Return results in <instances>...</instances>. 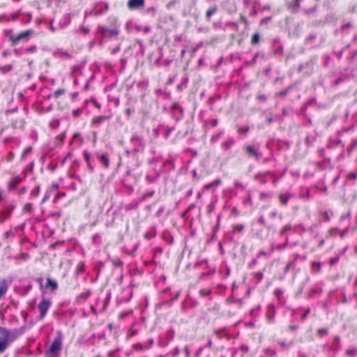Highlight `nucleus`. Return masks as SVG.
Listing matches in <instances>:
<instances>
[{
	"mask_svg": "<svg viewBox=\"0 0 357 357\" xmlns=\"http://www.w3.org/2000/svg\"><path fill=\"white\" fill-rule=\"evenodd\" d=\"M3 332V337H0V354H3L7 349L9 343L17 337L19 334L16 331H10L5 328H0Z\"/></svg>",
	"mask_w": 357,
	"mask_h": 357,
	"instance_id": "obj_1",
	"label": "nucleus"
},
{
	"mask_svg": "<svg viewBox=\"0 0 357 357\" xmlns=\"http://www.w3.org/2000/svg\"><path fill=\"white\" fill-rule=\"evenodd\" d=\"M62 339L61 334L54 338L53 342L50 347L48 351L46 352L47 356H52L57 354L61 349Z\"/></svg>",
	"mask_w": 357,
	"mask_h": 357,
	"instance_id": "obj_2",
	"label": "nucleus"
},
{
	"mask_svg": "<svg viewBox=\"0 0 357 357\" xmlns=\"http://www.w3.org/2000/svg\"><path fill=\"white\" fill-rule=\"evenodd\" d=\"M51 301L49 299L43 298L38 305V310L40 311L39 319L42 320L46 315L50 307L51 306Z\"/></svg>",
	"mask_w": 357,
	"mask_h": 357,
	"instance_id": "obj_3",
	"label": "nucleus"
},
{
	"mask_svg": "<svg viewBox=\"0 0 357 357\" xmlns=\"http://www.w3.org/2000/svg\"><path fill=\"white\" fill-rule=\"evenodd\" d=\"M98 30L104 37H112L118 34V32L115 29H109L106 26H99Z\"/></svg>",
	"mask_w": 357,
	"mask_h": 357,
	"instance_id": "obj_4",
	"label": "nucleus"
},
{
	"mask_svg": "<svg viewBox=\"0 0 357 357\" xmlns=\"http://www.w3.org/2000/svg\"><path fill=\"white\" fill-rule=\"evenodd\" d=\"M144 5V0H128L127 3L128 8L131 10H138Z\"/></svg>",
	"mask_w": 357,
	"mask_h": 357,
	"instance_id": "obj_5",
	"label": "nucleus"
},
{
	"mask_svg": "<svg viewBox=\"0 0 357 357\" xmlns=\"http://www.w3.org/2000/svg\"><path fill=\"white\" fill-rule=\"evenodd\" d=\"M33 33L32 29L26 30L20 33L15 38L13 39L14 43H17L22 40H27L29 36Z\"/></svg>",
	"mask_w": 357,
	"mask_h": 357,
	"instance_id": "obj_6",
	"label": "nucleus"
},
{
	"mask_svg": "<svg viewBox=\"0 0 357 357\" xmlns=\"http://www.w3.org/2000/svg\"><path fill=\"white\" fill-rule=\"evenodd\" d=\"M14 208H15L14 205H10V207L6 208L5 210H3V211H1L0 213V222L1 223H3L6 219H8L10 217Z\"/></svg>",
	"mask_w": 357,
	"mask_h": 357,
	"instance_id": "obj_7",
	"label": "nucleus"
},
{
	"mask_svg": "<svg viewBox=\"0 0 357 357\" xmlns=\"http://www.w3.org/2000/svg\"><path fill=\"white\" fill-rule=\"evenodd\" d=\"M9 287V284L6 279L0 280V299H1L6 294Z\"/></svg>",
	"mask_w": 357,
	"mask_h": 357,
	"instance_id": "obj_8",
	"label": "nucleus"
},
{
	"mask_svg": "<svg viewBox=\"0 0 357 357\" xmlns=\"http://www.w3.org/2000/svg\"><path fill=\"white\" fill-rule=\"evenodd\" d=\"M109 116L102 115L96 116L93 119L92 123L96 126H99L103 123V121L109 119Z\"/></svg>",
	"mask_w": 357,
	"mask_h": 357,
	"instance_id": "obj_9",
	"label": "nucleus"
},
{
	"mask_svg": "<svg viewBox=\"0 0 357 357\" xmlns=\"http://www.w3.org/2000/svg\"><path fill=\"white\" fill-rule=\"evenodd\" d=\"M46 288H50L52 291H54L58 289V284L56 281L52 280L50 278H47Z\"/></svg>",
	"mask_w": 357,
	"mask_h": 357,
	"instance_id": "obj_10",
	"label": "nucleus"
},
{
	"mask_svg": "<svg viewBox=\"0 0 357 357\" xmlns=\"http://www.w3.org/2000/svg\"><path fill=\"white\" fill-rule=\"evenodd\" d=\"M22 181V178L19 176H13L9 182V187L11 189H14L15 186Z\"/></svg>",
	"mask_w": 357,
	"mask_h": 357,
	"instance_id": "obj_11",
	"label": "nucleus"
},
{
	"mask_svg": "<svg viewBox=\"0 0 357 357\" xmlns=\"http://www.w3.org/2000/svg\"><path fill=\"white\" fill-rule=\"evenodd\" d=\"M99 159H100V162L102 164V165L105 168L109 167V158L106 154L100 155L99 157Z\"/></svg>",
	"mask_w": 357,
	"mask_h": 357,
	"instance_id": "obj_12",
	"label": "nucleus"
},
{
	"mask_svg": "<svg viewBox=\"0 0 357 357\" xmlns=\"http://www.w3.org/2000/svg\"><path fill=\"white\" fill-rule=\"evenodd\" d=\"M66 132H63L56 137V146H61L63 144L66 138Z\"/></svg>",
	"mask_w": 357,
	"mask_h": 357,
	"instance_id": "obj_13",
	"label": "nucleus"
},
{
	"mask_svg": "<svg viewBox=\"0 0 357 357\" xmlns=\"http://www.w3.org/2000/svg\"><path fill=\"white\" fill-rule=\"evenodd\" d=\"M66 93L65 89H59L56 90L52 95H49L48 98L54 97V98H59L60 96L63 95Z\"/></svg>",
	"mask_w": 357,
	"mask_h": 357,
	"instance_id": "obj_14",
	"label": "nucleus"
},
{
	"mask_svg": "<svg viewBox=\"0 0 357 357\" xmlns=\"http://www.w3.org/2000/svg\"><path fill=\"white\" fill-rule=\"evenodd\" d=\"M13 69L11 64H8L3 66H0V73L5 74L10 72Z\"/></svg>",
	"mask_w": 357,
	"mask_h": 357,
	"instance_id": "obj_15",
	"label": "nucleus"
},
{
	"mask_svg": "<svg viewBox=\"0 0 357 357\" xmlns=\"http://www.w3.org/2000/svg\"><path fill=\"white\" fill-rule=\"evenodd\" d=\"M91 293V290L89 289V290L86 291L85 292L79 294L77 298L79 299H86L90 296Z\"/></svg>",
	"mask_w": 357,
	"mask_h": 357,
	"instance_id": "obj_16",
	"label": "nucleus"
},
{
	"mask_svg": "<svg viewBox=\"0 0 357 357\" xmlns=\"http://www.w3.org/2000/svg\"><path fill=\"white\" fill-rule=\"evenodd\" d=\"M131 141L134 144L139 145V144H141L142 139L139 136L134 135V136H132Z\"/></svg>",
	"mask_w": 357,
	"mask_h": 357,
	"instance_id": "obj_17",
	"label": "nucleus"
},
{
	"mask_svg": "<svg viewBox=\"0 0 357 357\" xmlns=\"http://www.w3.org/2000/svg\"><path fill=\"white\" fill-rule=\"evenodd\" d=\"M39 192H40V187H39V185H38V186L35 187V188L32 190V191H31V195L32 197H38V195H39Z\"/></svg>",
	"mask_w": 357,
	"mask_h": 357,
	"instance_id": "obj_18",
	"label": "nucleus"
},
{
	"mask_svg": "<svg viewBox=\"0 0 357 357\" xmlns=\"http://www.w3.org/2000/svg\"><path fill=\"white\" fill-rule=\"evenodd\" d=\"M82 112H83L82 109L78 108V109L73 110L72 114L74 117H78L79 116H80V114L82 113Z\"/></svg>",
	"mask_w": 357,
	"mask_h": 357,
	"instance_id": "obj_19",
	"label": "nucleus"
},
{
	"mask_svg": "<svg viewBox=\"0 0 357 357\" xmlns=\"http://www.w3.org/2000/svg\"><path fill=\"white\" fill-rule=\"evenodd\" d=\"M24 211L31 212L32 211V204L27 203L23 207Z\"/></svg>",
	"mask_w": 357,
	"mask_h": 357,
	"instance_id": "obj_20",
	"label": "nucleus"
},
{
	"mask_svg": "<svg viewBox=\"0 0 357 357\" xmlns=\"http://www.w3.org/2000/svg\"><path fill=\"white\" fill-rule=\"evenodd\" d=\"M112 264L117 267H121L123 266V262L120 259H113Z\"/></svg>",
	"mask_w": 357,
	"mask_h": 357,
	"instance_id": "obj_21",
	"label": "nucleus"
},
{
	"mask_svg": "<svg viewBox=\"0 0 357 357\" xmlns=\"http://www.w3.org/2000/svg\"><path fill=\"white\" fill-rule=\"evenodd\" d=\"M259 40V36L257 34H255L253 36H252V43L253 44H255L258 42Z\"/></svg>",
	"mask_w": 357,
	"mask_h": 357,
	"instance_id": "obj_22",
	"label": "nucleus"
},
{
	"mask_svg": "<svg viewBox=\"0 0 357 357\" xmlns=\"http://www.w3.org/2000/svg\"><path fill=\"white\" fill-rule=\"evenodd\" d=\"M80 136V134L79 132H75L74 133L73 136V139H71V141L70 142V144H72L73 143V141L79 137Z\"/></svg>",
	"mask_w": 357,
	"mask_h": 357,
	"instance_id": "obj_23",
	"label": "nucleus"
},
{
	"mask_svg": "<svg viewBox=\"0 0 357 357\" xmlns=\"http://www.w3.org/2000/svg\"><path fill=\"white\" fill-rule=\"evenodd\" d=\"M36 281L40 284V289L43 287V278H36Z\"/></svg>",
	"mask_w": 357,
	"mask_h": 357,
	"instance_id": "obj_24",
	"label": "nucleus"
},
{
	"mask_svg": "<svg viewBox=\"0 0 357 357\" xmlns=\"http://www.w3.org/2000/svg\"><path fill=\"white\" fill-rule=\"evenodd\" d=\"M119 50H120V46L119 45V46H117V47H116L113 48V49L112 50L111 52H112V54H116V52H118Z\"/></svg>",
	"mask_w": 357,
	"mask_h": 357,
	"instance_id": "obj_25",
	"label": "nucleus"
},
{
	"mask_svg": "<svg viewBox=\"0 0 357 357\" xmlns=\"http://www.w3.org/2000/svg\"><path fill=\"white\" fill-rule=\"evenodd\" d=\"M84 158H85V160H86L87 162H89V158H90V153H88V152H84Z\"/></svg>",
	"mask_w": 357,
	"mask_h": 357,
	"instance_id": "obj_26",
	"label": "nucleus"
},
{
	"mask_svg": "<svg viewBox=\"0 0 357 357\" xmlns=\"http://www.w3.org/2000/svg\"><path fill=\"white\" fill-rule=\"evenodd\" d=\"M154 195V190H152L151 192H150L147 195H144L143 196V198L145 199L146 197H152L153 195Z\"/></svg>",
	"mask_w": 357,
	"mask_h": 357,
	"instance_id": "obj_27",
	"label": "nucleus"
},
{
	"mask_svg": "<svg viewBox=\"0 0 357 357\" xmlns=\"http://www.w3.org/2000/svg\"><path fill=\"white\" fill-rule=\"evenodd\" d=\"M49 197H50V195L47 193H46V195L44 196L41 203L45 202L49 199Z\"/></svg>",
	"mask_w": 357,
	"mask_h": 357,
	"instance_id": "obj_28",
	"label": "nucleus"
},
{
	"mask_svg": "<svg viewBox=\"0 0 357 357\" xmlns=\"http://www.w3.org/2000/svg\"><path fill=\"white\" fill-rule=\"evenodd\" d=\"M247 151H248V153L249 154H254L255 153V151H254L253 149L251 148V147H248L247 148Z\"/></svg>",
	"mask_w": 357,
	"mask_h": 357,
	"instance_id": "obj_29",
	"label": "nucleus"
},
{
	"mask_svg": "<svg viewBox=\"0 0 357 357\" xmlns=\"http://www.w3.org/2000/svg\"><path fill=\"white\" fill-rule=\"evenodd\" d=\"M36 48L35 47H31L29 49H26V52H33L36 51Z\"/></svg>",
	"mask_w": 357,
	"mask_h": 357,
	"instance_id": "obj_30",
	"label": "nucleus"
},
{
	"mask_svg": "<svg viewBox=\"0 0 357 357\" xmlns=\"http://www.w3.org/2000/svg\"><path fill=\"white\" fill-rule=\"evenodd\" d=\"M155 236V232L153 234H145V237L147 238H150L151 236Z\"/></svg>",
	"mask_w": 357,
	"mask_h": 357,
	"instance_id": "obj_31",
	"label": "nucleus"
},
{
	"mask_svg": "<svg viewBox=\"0 0 357 357\" xmlns=\"http://www.w3.org/2000/svg\"><path fill=\"white\" fill-rule=\"evenodd\" d=\"M31 149V148H28L26 149L24 152L23 153V155H22V157H24L28 152L29 151H30Z\"/></svg>",
	"mask_w": 357,
	"mask_h": 357,
	"instance_id": "obj_32",
	"label": "nucleus"
},
{
	"mask_svg": "<svg viewBox=\"0 0 357 357\" xmlns=\"http://www.w3.org/2000/svg\"><path fill=\"white\" fill-rule=\"evenodd\" d=\"M50 29L52 31V32H55V28L54 26L51 24L50 25Z\"/></svg>",
	"mask_w": 357,
	"mask_h": 357,
	"instance_id": "obj_33",
	"label": "nucleus"
},
{
	"mask_svg": "<svg viewBox=\"0 0 357 357\" xmlns=\"http://www.w3.org/2000/svg\"><path fill=\"white\" fill-rule=\"evenodd\" d=\"M26 191V189L25 187H23L20 189V193H24Z\"/></svg>",
	"mask_w": 357,
	"mask_h": 357,
	"instance_id": "obj_34",
	"label": "nucleus"
},
{
	"mask_svg": "<svg viewBox=\"0 0 357 357\" xmlns=\"http://www.w3.org/2000/svg\"><path fill=\"white\" fill-rule=\"evenodd\" d=\"M121 63L123 64V66H124L126 63V59H121Z\"/></svg>",
	"mask_w": 357,
	"mask_h": 357,
	"instance_id": "obj_35",
	"label": "nucleus"
},
{
	"mask_svg": "<svg viewBox=\"0 0 357 357\" xmlns=\"http://www.w3.org/2000/svg\"><path fill=\"white\" fill-rule=\"evenodd\" d=\"M149 343H150L149 347H152V346L153 345V344H154V340H153V339H151V340H149Z\"/></svg>",
	"mask_w": 357,
	"mask_h": 357,
	"instance_id": "obj_36",
	"label": "nucleus"
},
{
	"mask_svg": "<svg viewBox=\"0 0 357 357\" xmlns=\"http://www.w3.org/2000/svg\"><path fill=\"white\" fill-rule=\"evenodd\" d=\"M130 112H131V110H130V108H127V109H126V113L128 115H129V114H130Z\"/></svg>",
	"mask_w": 357,
	"mask_h": 357,
	"instance_id": "obj_37",
	"label": "nucleus"
},
{
	"mask_svg": "<svg viewBox=\"0 0 357 357\" xmlns=\"http://www.w3.org/2000/svg\"><path fill=\"white\" fill-rule=\"evenodd\" d=\"M31 288H32V286H31V284L27 285V286L26 287V290H27V291H28V290L31 289Z\"/></svg>",
	"mask_w": 357,
	"mask_h": 357,
	"instance_id": "obj_38",
	"label": "nucleus"
},
{
	"mask_svg": "<svg viewBox=\"0 0 357 357\" xmlns=\"http://www.w3.org/2000/svg\"><path fill=\"white\" fill-rule=\"evenodd\" d=\"M9 234H10V233L8 231H6V232L4 233V236L6 238H8L9 236Z\"/></svg>",
	"mask_w": 357,
	"mask_h": 357,
	"instance_id": "obj_39",
	"label": "nucleus"
},
{
	"mask_svg": "<svg viewBox=\"0 0 357 357\" xmlns=\"http://www.w3.org/2000/svg\"><path fill=\"white\" fill-rule=\"evenodd\" d=\"M135 347L137 348V349H142V347L141 344H136Z\"/></svg>",
	"mask_w": 357,
	"mask_h": 357,
	"instance_id": "obj_40",
	"label": "nucleus"
},
{
	"mask_svg": "<svg viewBox=\"0 0 357 357\" xmlns=\"http://www.w3.org/2000/svg\"><path fill=\"white\" fill-rule=\"evenodd\" d=\"M53 188H59V185L57 183H54L53 184Z\"/></svg>",
	"mask_w": 357,
	"mask_h": 357,
	"instance_id": "obj_41",
	"label": "nucleus"
},
{
	"mask_svg": "<svg viewBox=\"0 0 357 357\" xmlns=\"http://www.w3.org/2000/svg\"><path fill=\"white\" fill-rule=\"evenodd\" d=\"M138 151V149L137 148H134L132 150V152L133 153H135V152H137Z\"/></svg>",
	"mask_w": 357,
	"mask_h": 357,
	"instance_id": "obj_42",
	"label": "nucleus"
},
{
	"mask_svg": "<svg viewBox=\"0 0 357 357\" xmlns=\"http://www.w3.org/2000/svg\"><path fill=\"white\" fill-rule=\"evenodd\" d=\"M280 199H281L282 203L284 204L286 202V200L283 199V197H281Z\"/></svg>",
	"mask_w": 357,
	"mask_h": 357,
	"instance_id": "obj_43",
	"label": "nucleus"
},
{
	"mask_svg": "<svg viewBox=\"0 0 357 357\" xmlns=\"http://www.w3.org/2000/svg\"><path fill=\"white\" fill-rule=\"evenodd\" d=\"M66 20H67V22H66V25H67L70 23V19L68 17H66Z\"/></svg>",
	"mask_w": 357,
	"mask_h": 357,
	"instance_id": "obj_44",
	"label": "nucleus"
},
{
	"mask_svg": "<svg viewBox=\"0 0 357 357\" xmlns=\"http://www.w3.org/2000/svg\"><path fill=\"white\" fill-rule=\"evenodd\" d=\"M83 29H84V32H85L86 33H89V30L88 29L83 28Z\"/></svg>",
	"mask_w": 357,
	"mask_h": 357,
	"instance_id": "obj_45",
	"label": "nucleus"
},
{
	"mask_svg": "<svg viewBox=\"0 0 357 357\" xmlns=\"http://www.w3.org/2000/svg\"><path fill=\"white\" fill-rule=\"evenodd\" d=\"M63 54L64 56H68V57H69V56H70V55H69L67 52H63Z\"/></svg>",
	"mask_w": 357,
	"mask_h": 357,
	"instance_id": "obj_46",
	"label": "nucleus"
},
{
	"mask_svg": "<svg viewBox=\"0 0 357 357\" xmlns=\"http://www.w3.org/2000/svg\"><path fill=\"white\" fill-rule=\"evenodd\" d=\"M95 106H96V107H98V108H100V104H98V103H96V104H95Z\"/></svg>",
	"mask_w": 357,
	"mask_h": 357,
	"instance_id": "obj_47",
	"label": "nucleus"
},
{
	"mask_svg": "<svg viewBox=\"0 0 357 357\" xmlns=\"http://www.w3.org/2000/svg\"><path fill=\"white\" fill-rule=\"evenodd\" d=\"M70 155H71V153H68L67 155H66V158H69Z\"/></svg>",
	"mask_w": 357,
	"mask_h": 357,
	"instance_id": "obj_48",
	"label": "nucleus"
},
{
	"mask_svg": "<svg viewBox=\"0 0 357 357\" xmlns=\"http://www.w3.org/2000/svg\"><path fill=\"white\" fill-rule=\"evenodd\" d=\"M153 9H154L153 8H150L147 9V11L153 10Z\"/></svg>",
	"mask_w": 357,
	"mask_h": 357,
	"instance_id": "obj_49",
	"label": "nucleus"
},
{
	"mask_svg": "<svg viewBox=\"0 0 357 357\" xmlns=\"http://www.w3.org/2000/svg\"><path fill=\"white\" fill-rule=\"evenodd\" d=\"M52 109V106H50V107L47 108V111H50Z\"/></svg>",
	"mask_w": 357,
	"mask_h": 357,
	"instance_id": "obj_50",
	"label": "nucleus"
},
{
	"mask_svg": "<svg viewBox=\"0 0 357 357\" xmlns=\"http://www.w3.org/2000/svg\"><path fill=\"white\" fill-rule=\"evenodd\" d=\"M65 195L64 193H62V194H58V195L56 196V197H59V195L63 196V195Z\"/></svg>",
	"mask_w": 357,
	"mask_h": 357,
	"instance_id": "obj_51",
	"label": "nucleus"
},
{
	"mask_svg": "<svg viewBox=\"0 0 357 357\" xmlns=\"http://www.w3.org/2000/svg\"><path fill=\"white\" fill-rule=\"evenodd\" d=\"M126 152L127 155H129L130 151L128 150H127Z\"/></svg>",
	"mask_w": 357,
	"mask_h": 357,
	"instance_id": "obj_52",
	"label": "nucleus"
},
{
	"mask_svg": "<svg viewBox=\"0 0 357 357\" xmlns=\"http://www.w3.org/2000/svg\"><path fill=\"white\" fill-rule=\"evenodd\" d=\"M207 14H208V15L212 14V12L208 11V12L207 13Z\"/></svg>",
	"mask_w": 357,
	"mask_h": 357,
	"instance_id": "obj_53",
	"label": "nucleus"
},
{
	"mask_svg": "<svg viewBox=\"0 0 357 357\" xmlns=\"http://www.w3.org/2000/svg\"><path fill=\"white\" fill-rule=\"evenodd\" d=\"M207 14H208V15L212 14V12L208 11V12L207 13Z\"/></svg>",
	"mask_w": 357,
	"mask_h": 357,
	"instance_id": "obj_54",
	"label": "nucleus"
},
{
	"mask_svg": "<svg viewBox=\"0 0 357 357\" xmlns=\"http://www.w3.org/2000/svg\"><path fill=\"white\" fill-rule=\"evenodd\" d=\"M27 316V313H25V314H24V317L26 318Z\"/></svg>",
	"mask_w": 357,
	"mask_h": 357,
	"instance_id": "obj_55",
	"label": "nucleus"
},
{
	"mask_svg": "<svg viewBox=\"0 0 357 357\" xmlns=\"http://www.w3.org/2000/svg\"><path fill=\"white\" fill-rule=\"evenodd\" d=\"M27 316V313H25V314H24V317L26 318Z\"/></svg>",
	"mask_w": 357,
	"mask_h": 357,
	"instance_id": "obj_56",
	"label": "nucleus"
},
{
	"mask_svg": "<svg viewBox=\"0 0 357 357\" xmlns=\"http://www.w3.org/2000/svg\"><path fill=\"white\" fill-rule=\"evenodd\" d=\"M96 357H100V356H96Z\"/></svg>",
	"mask_w": 357,
	"mask_h": 357,
	"instance_id": "obj_57",
	"label": "nucleus"
}]
</instances>
